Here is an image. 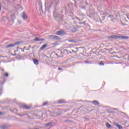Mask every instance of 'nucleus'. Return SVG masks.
<instances>
[{"instance_id": "f257e3e1", "label": "nucleus", "mask_w": 129, "mask_h": 129, "mask_svg": "<svg viewBox=\"0 0 129 129\" xmlns=\"http://www.w3.org/2000/svg\"><path fill=\"white\" fill-rule=\"evenodd\" d=\"M111 39H120L121 40L128 39V37L127 36H117V35H112L108 37Z\"/></svg>"}, {"instance_id": "f03ea898", "label": "nucleus", "mask_w": 129, "mask_h": 129, "mask_svg": "<svg viewBox=\"0 0 129 129\" xmlns=\"http://www.w3.org/2000/svg\"><path fill=\"white\" fill-rule=\"evenodd\" d=\"M23 43L22 41H17L14 42V43H11L7 46V48H13V47H15V46H18V45H21Z\"/></svg>"}, {"instance_id": "7ed1b4c3", "label": "nucleus", "mask_w": 129, "mask_h": 129, "mask_svg": "<svg viewBox=\"0 0 129 129\" xmlns=\"http://www.w3.org/2000/svg\"><path fill=\"white\" fill-rule=\"evenodd\" d=\"M48 38L51 40H58L59 37L55 35H49Z\"/></svg>"}, {"instance_id": "20e7f679", "label": "nucleus", "mask_w": 129, "mask_h": 129, "mask_svg": "<svg viewBox=\"0 0 129 129\" xmlns=\"http://www.w3.org/2000/svg\"><path fill=\"white\" fill-rule=\"evenodd\" d=\"M110 18H111V21H113V20H116L117 19V14H114V15H110Z\"/></svg>"}, {"instance_id": "39448f33", "label": "nucleus", "mask_w": 129, "mask_h": 129, "mask_svg": "<svg viewBox=\"0 0 129 129\" xmlns=\"http://www.w3.org/2000/svg\"><path fill=\"white\" fill-rule=\"evenodd\" d=\"M22 18L23 20H27L28 19V16H27V14H26V12H24L22 14Z\"/></svg>"}, {"instance_id": "423d86ee", "label": "nucleus", "mask_w": 129, "mask_h": 129, "mask_svg": "<svg viewBox=\"0 0 129 129\" xmlns=\"http://www.w3.org/2000/svg\"><path fill=\"white\" fill-rule=\"evenodd\" d=\"M64 33H65V32H64V31H63V30H60V31H57V32H56V35H61L64 34Z\"/></svg>"}, {"instance_id": "0eeeda50", "label": "nucleus", "mask_w": 129, "mask_h": 129, "mask_svg": "<svg viewBox=\"0 0 129 129\" xmlns=\"http://www.w3.org/2000/svg\"><path fill=\"white\" fill-rule=\"evenodd\" d=\"M114 125H115V126L118 127V128H119V129H122V126H121V125H120V124H118L117 123H115Z\"/></svg>"}, {"instance_id": "6e6552de", "label": "nucleus", "mask_w": 129, "mask_h": 129, "mask_svg": "<svg viewBox=\"0 0 129 129\" xmlns=\"http://www.w3.org/2000/svg\"><path fill=\"white\" fill-rule=\"evenodd\" d=\"M92 103L94 105H99V103L97 101H93Z\"/></svg>"}, {"instance_id": "1a4fd4ad", "label": "nucleus", "mask_w": 129, "mask_h": 129, "mask_svg": "<svg viewBox=\"0 0 129 129\" xmlns=\"http://www.w3.org/2000/svg\"><path fill=\"white\" fill-rule=\"evenodd\" d=\"M22 107L24 108V109H30V106L26 105H23Z\"/></svg>"}, {"instance_id": "9d476101", "label": "nucleus", "mask_w": 129, "mask_h": 129, "mask_svg": "<svg viewBox=\"0 0 129 129\" xmlns=\"http://www.w3.org/2000/svg\"><path fill=\"white\" fill-rule=\"evenodd\" d=\"M47 44H45L43 45L42 46V47H40V50H44L45 48L47 47Z\"/></svg>"}, {"instance_id": "9b49d317", "label": "nucleus", "mask_w": 129, "mask_h": 129, "mask_svg": "<svg viewBox=\"0 0 129 129\" xmlns=\"http://www.w3.org/2000/svg\"><path fill=\"white\" fill-rule=\"evenodd\" d=\"M33 61L34 64H35V65L39 64V61H38V59H33Z\"/></svg>"}, {"instance_id": "f8f14e48", "label": "nucleus", "mask_w": 129, "mask_h": 129, "mask_svg": "<svg viewBox=\"0 0 129 129\" xmlns=\"http://www.w3.org/2000/svg\"><path fill=\"white\" fill-rule=\"evenodd\" d=\"M124 20L125 22H129V15H126V17L124 18Z\"/></svg>"}, {"instance_id": "ddd939ff", "label": "nucleus", "mask_w": 129, "mask_h": 129, "mask_svg": "<svg viewBox=\"0 0 129 129\" xmlns=\"http://www.w3.org/2000/svg\"><path fill=\"white\" fill-rule=\"evenodd\" d=\"M58 103H65V100L61 99L58 101Z\"/></svg>"}, {"instance_id": "4468645a", "label": "nucleus", "mask_w": 129, "mask_h": 129, "mask_svg": "<svg viewBox=\"0 0 129 129\" xmlns=\"http://www.w3.org/2000/svg\"><path fill=\"white\" fill-rule=\"evenodd\" d=\"M57 45H58V43H57L51 44L52 48H54V47H55V46H57Z\"/></svg>"}, {"instance_id": "2eb2a0df", "label": "nucleus", "mask_w": 129, "mask_h": 129, "mask_svg": "<svg viewBox=\"0 0 129 129\" xmlns=\"http://www.w3.org/2000/svg\"><path fill=\"white\" fill-rule=\"evenodd\" d=\"M99 64L100 66H103L104 65V63H103V62L102 61L101 62H100L99 63Z\"/></svg>"}, {"instance_id": "dca6fc26", "label": "nucleus", "mask_w": 129, "mask_h": 129, "mask_svg": "<svg viewBox=\"0 0 129 129\" xmlns=\"http://www.w3.org/2000/svg\"><path fill=\"white\" fill-rule=\"evenodd\" d=\"M106 125L107 127H108V128H109V127H110V126H111V125H110V124L108 123H107L106 124Z\"/></svg>"}, {"instance_id": "f3484780", "label": "nucleus", "mask_w": 129, "mask_h": 129, "mask_svg": "<svg viewBox=\"0 0 129 129\" xmlns=\"http://www.w3.org/2000/svg\"><path fill=\"white\" fill-rule=\"evenodd\" d=\"M40 39H39V38H38V37H36L35 39H34V40H35V41H40Z\"/></svg>"}, {"instance_id": "a211bd4d", "label": "nucleus", "mask_w": 129, "mask_h": 129, "mask_svg": "<svg viewBox=\"0 0 129 129\" xmlns=\"http://www.w3.org/2000/svg\"><path fill=\"white\" fill-rule=\"evenodd\" d=\"M47 104H48V102H45L43 103V106L47 105Z\"/></svg>"}, {"instance_id": "6ab92c4d", "label": "nucleus", "mask_w": 129, "mask_h": 129, "mask_svg": "<svg viewBox=\"0 0 129 129\" xmlns=\"http://www.w3.org/2000/svg\"><path fill=\"white\" fill-rule=\"evenodd\" d=\"M5 76L6 77H9V74H8V73H5Z\"/></svg>"}, {"instance_id": "aec40b11", "label": "nucleus", "mask_w": 129, "mask_h": 129, "mask_svg": "<svg viewBox=\"0 0 129 129\" xmlns=\"http://www.w3.org/2000/svg\"><path fill=\"white\" fill-rule=\"evenodd\" d=\"M50 124H51V123H47V124H46L45 126H49V125H50Z\"/></svg>"}, {"instance_id": "412c9836", "label": "nucleus", "mask_w": 129, "mask_h": 129, "mask_svg": "<svg viewBox=\"0 0 129 129\" xmlns=\"http://www.w3.org/2000/svg\"><path fill=\"white\" fill-rule=\"evenodd\" d=\"M45 41V39H40V40H39V41Z\"/></svg>"}, {"instance_id": "4be33fe9", "label": "nucleus", "mask_w": 129, "mask_h": 129, "mask_svg": "<svg viewBox=\"0 0 129 129\" xmlns=\"http://www.w3.org/2000/svg\"><path fill=\"white\" fill-rule=\"evenodd\" d=\"M121 24L122 26H125V24L122 23V22H121Z\"/></svg>"}, {"instance_id": "5701e85b", "label": "nucleus", "mask_w": 129, "mask_h": 129, "mask_svg": "<svg viewBox=\"0 0 129 129\" xmlns=\"http://www.w3.org/2000/svg\"><path fill=\"white\" fill-rule=\"evenodd\" d=\"M58 70H63L61 68H58Z\"/></svg>"}, {"instance_id": "b1692460", "label": "nucleus", "mask_w": 129, "mask_h": 129, "mask_svg": "<svg viewBox=\"0 0 129 129\" xmlns=\"http://www.w3.org/2000/svg\"><path fill=\"white\" fill-rule=\"evenodd\" d=\"M73 32H76V29H75V28H74L73 29Z\"/></svg>"}, {"instance_id": "393cba45", "label": "nucleus", "mask_w": 129, "mask_h": 129, "mask_svg": "<svg viewBox=\"0 0 129 129\" xmlns=\"http://www.w3.org/2000/svg\"><path fill=\"white\" fill-rule=\"evenodd\" d=\"M58 19H60V15L59 14L58 15Z\"/></svg>"}, {"instance_id": "a878e982", "label": "nucleus", "mask_w": 129, "mask_h": 129, "mask_svg": "<svg viewBox=\"0 0 129 129\" xmlns=\"http://www.w3.org/2000/svg\"><path fill=\"white\" fill-rule=\"evenodd\" d=\"M21 49L22 52H25V50H23L22 48H21Z\"/></svg>"}, {"instance_id": "bb28decb", "label": "nucleus", "mask_w": 129, "mask_h": 129, "mask_svg": "<svg viewBox=\"0 0 129 129\" xmlns=\"http://www.w3.org/2000/svg\"><path fill=\"white\" fill-rule=\"evenodd\" d=\"M83 24V23H81V22H80V23H79V24H80V25H81V24Z\"/></svg>"}, {"instance_id": "cd10ccee", "label": "nucleus", "mask_w": 129, "mask_h": 129, "mask_svg": "<svg viewBox=\"0 0 129 129\" xmlns=\"http://www.w3.org/2000/svg\"><path fill=\"white\" fill-rule=\"evenodd\" d=\"M1 5H0V11H1Z\"/></svg>"}, {"instance_id": "c85d7f7f", "label": "nucleus", "mask_w": 129, "mask_h": 129, "mask_svg": "<svg viewBox=\"0 0 129 129\" xmlns=\"http://www.w3.org/2000/svg\"><path fill=\"white\" fill-rule=\"evenodd\" d=\"M1 114H2V112H0V115H1Z\"/></svg>"}, {"instance_id": "c756f323", "label": "nucleus", "mask_w": 129, "mask_h": 129, "mask_svg": "<svg viewBox=\"0 0 129 129\" xmlns=\"http://www.w3.org/2000/svg\"><path fill=\"white\" fill-rule=\"evenodd\" d=\"M17 49H19V47H17Z\"/></svg>"}, {"instance_id": "7c9ffc66", "label": "nucleus", "mask_w": 129, "mask_h": 129, "mask_svg": "<svg viewBox=\"0 0 129 129\" xmlns=\"http://www.w3.org/2000/svg\"><path fill=\"white\" fill-rule=\"evenodd\" d=\"M26 48V47H24V49Z\"/></svg>"}]
</instances>
